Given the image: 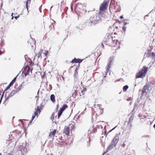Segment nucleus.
<instances>
[{"label":"nucleus","instance_id":"obj_1","mask_svg":"<svg viewBox=\"0 0 155 155\" xmlns=\"http://www.w3.org/2000/svg\"><path fill=\"white\" fill-rule=\"evenodd\" d=\"M106 44L110 46L116 47V49L119 48L120 43L116 39L115 37H113L111 35H109L106 38Z\"/></svg>","mask_w":155,"mask_h":155},{"label":"nucleus","instance_id":"obj_2","mask_svg":"<svg viewBox=\"0 0 155 155\" xmlns=\"http://www.w3.org/2000/svg\"><path fill=\"white\" fill-rule=\"evenodd\" d=\"M109 1L104 0L103 2L100 5L99 8V15L104 16L105 15V11L107 10V7L108 6Z\"/></svg>","mask_w":155,"mask_h":155},{"label":"nucleus","instance_id":"obj_3","mask_svg":"<svg viewBox=\"0 0 155 155\" xmlns=\"http://www.w3.org/2000/svg\"><path fill=\"white\" fill-rule=\"evenodd\" d=\"M148 71V68L144 66L136 74V78H143L145 76Z\"/></svg>","mask_w":155,"mask_h":155},{"label":"nucleus","instance_id":"obj_4","mask_svg":"<svg viewBox=\"0 0 155 155\" xmlns=\"http://www.w3.org/2000/svg\"><path fill=\"white\" fill-rule=\"evenodd\" d=\"M150 88V85L146 84L143 87L141 91V96L140 97L143 95H146L148 92Z\"/></svg>","mask_w":155,"mask_h":155},{"label":"nucleus","instance_id":"obj_5","mask_svg":"<svg viewBox=\"0 0 155 155\" xmlns=\"http://www.w3.org/2000/svg\"><path fill=\"white\" fill-rule=\"evenodd\" d=\"M41 107L38 106L35 112L34 113V115H33L32 117V120L35 118V116L38 117V115L39 114L41 111Z\"/></svg>","mask_w":155,"mask_h":155},{"label":"nucleus","instance_id":"obj_6","mask_svg":"<svg viewBox=\"0 0 155 155\" xmlns=\"http://www.w3.org/2000/svg\"><path fill=\"white\" fill-rule=\"evenodd\" d=\"M119 137L118 135H117L116 136H115L113 138L111 142V144L112 145L115 147L119 140Z\"/></svg>","mask_w":155,"mask_h":155},{"label":"nucleus","instance_id":"obj_7","mask_svg":"<svg viewBox=\"0 0 155 155\" xmlns=\"http://www.w3.org/2000/svg\"><path fill=\"white\" fill-rule=\"evenodd\" d=\"M112 60H111L109 61V63H108L106 66V73L107 72H109V71L110 68V66H111V64H112Z\"/></svg>","mask_w":155,"mask_h":155},{"label":"nucleus","instance_id":"obj_8","mask_svg":"<svg viewBox=\"0 0 155 155\" xmlns=\"http://www.w3.org/2000/svg\"><path fill=\"white\" fill-rule=\"evenodd\" d=\"M27 70V72H25L24 74L25 75V76H26L27 75H29V73L30 72L31 73H32V68H30L29 66H27L26 68V69Z\"/></svg>","mask_w":155,"mask_h":155},{"label":"nucleus","instance_id":"obj_9","mask_svg":"<svg viewBox=\"0 0 155 155\" xmlns=\"http://www.w3.org/2000/svg\"><path fill=\"white\" fill-rule=\"evenodd\" d=\"M64 133H65L66 135L69 136L70 134V128L69 127L65 126L64 130Z\"/></svg>","mask_w":155,"mask_h":155},{"label":"nucleus","instance_id":"obj_10","mask_svg":"<svg viewBox=\"0 0 155 155\" xmlns=\"http://www.w3.org/2000/svg\"><path fill=\"white\" fill-rule=\"evenodd\" d=\"M83 60H82L81 59H76L74 58V59H73L71 62V63H80L82 62Z\"/></svg>","mask_w":155,"mask_h":155},{"label":"nucleus","instance_id":"obj_11","mask_svg":"<svg viewBox=\"0 0 155 155\" xmlns=\"http://www.w3.org/2000/svg\"><path fill=\"white\" fill-rule=\"evenodd\" d=\"M152 55V52H151V50L150 49H148L146 52L145 53V54L144 56H146V57H151V56Z\"/></svg>","mask_w":155,"mask_h":155},{"label":"nucleus","instance_id":"obj_12","mask_svg":"<svg viewBox=\"0 0 155 155\" xmlns=\"http://www.w3.org/2000/svg\"><path fill=\"white\" fill-rule=\"evenodd\" d=\"M57 132V130L54 129L52 132H50L49 134V137L51 138H54Z\"/></svg>","mask_w":155,"mask_h":155},{"label":"nucleus","instance_id":"obj_13","mask_svg":"<svg viewBox=\"0 0 155 155\" xmlns=\"http://www.w3.org/2000/svg\"><path fill=\"white\" fill-rule=\"evenodd\" d=\"M31 0H27L26 1L24 2V3L25 4V6L27 9V10H28V4H30L31 3Z\"/></svg>","mask_w":155,"mask_h":155},{"label":"nucleus","instance_id":"obj_14","mask_svg":"<svg viewBox=\"0 0 155 155\" xmlns=\"http://www.w3.org/2000/svg\"><path fill=\"white\" fill-rule=\"evenodd\" d=\"M55 97L54 94H52L50 96V99L51 101L53 103H54L55 101Z\"/></svg>","mask_w":155,"mask_h":155},{"label":"nucleus","instance_id":"obj_15","mask_svg":"<svg viewBox=\"0 0 155 155\" xmlns=\"http://www.w3.org/2000/svg\"><path fill=\"white\" fill-rule=\"evenodd\" d=\"M17 93L16 91H15V90H13L11 92L10 94H9L8 96V97H10L14 95L15 94Z\"/></svg>","mask_w":155,"mask_h":155},{"label":"nucleus","instance_id":"obj_16","mask_svg":"<svg viewBox=\"0 0 155 155\" xmlns=\"http://www.w3.org/2000/svg\"><path fill=\"white\" fill-rule=\"evenodd\" d=\"M68 107V106L66 104H64L63 105L61 108H60V109L62 110L63 111H64L65 109L67 108Z\"/></svg>","mask_w":155,"mask_h":155},{"label":"nucleus","instance_id":"obj_17","mask_svg":"<svg viewBox=\"0 0 155 155\" xmlns=\"http://www.w3.org/2000/svg\"><path fill=\"white\" fill-rule=\"evenodd\" d=\"M16 77L14 79L12 80V81L10 82V83L9 84V86H11L15 82L16 79Z\"/></svg>","mask_w":155,"mask_h":155},{"label":"nucleus","instance_id":"obj_18","mask_svg":"<svg viewBox=\"0 0 155 155\" xmlns=\"http://www.w3.org/2000/svg\"><path fill=\"white\" fill-rule=\"evenodd\" d=\"M63 111L61 110L60 109L58 111V118H59L61 116Z\"/></svg>","mask_w":155,"mask_h":155},{"label":"nucleus","instance_id":"obj_19","mask_svg":"<svg viewBox=\"0 0 155 155\" xmlns=\"http://www.w3.org/2000/svg\"><path fill=\"white\" fill-rule=\"evenodd\" d=\"M22 88V85H21L18 86L16 89H15V91H16L17 93Z\"/></svg>","mask_w":155,"mask_h":155},{"label":"nucleus","instance_id":"obj_20","mask_svg":"<svg viewBox=\"0 0 155 155\" xmlns=\"http://www.w3.org/2000/svg\"><path fill=\"white\" fill-rule=\"evenodd\" d=\"M128 88V85H125L123 87V91L124 92L126 91Z\"/></svg>","mask_w":155,"mask_h":155},{"label":"nucleus","instance_id":"obj_21","mask_svg":"<svg viewBox=\"0 0 155 155\" xmlns=\"http://www.w3.org/2000/svg\"><path fill=\"white\" fill-rule=\"evenodd\" d=\"M68 127H69V128L70 127L71 130H72L74 128V126L73 124H70L69 125Z\"/></svg>","mask_w":155,"mask_h":155},{"label":"nucleus","instance_id":"obj_22","mask_svg":"<svg viewBox=\"0 0 155 155\" xmlns=\"http://www.w3.org/2000/svg\"><path fill=\"white\" fill-rule=\"evenodd\" d=\"M127 23H126L124 24V26L123 27L122 30L123 31L125 32L126 30V27L125 26V25H126Z\"/></svg>","mask_w":155,"mask_h":155},{"label":"nucleus","instance_id":"obj_23","mask_svg":"<svg viewBox=\"0 0 155 155\" xmlns=\"http://www.w3.org/2000/svg\"><path fill=\"white\" fill-rule=\"evenodd\" d=\"M78 91L75 90L74 92L73 93V95H74L75 96L78 95Z\"/></svg>","mask_w":155,"mask_h":155},{"label":"nucleus","instance_id":"obj_24","mask_svg":"<svg viewBox=\"0 0 155 155\" xmlns=\"http://www.w3.org/2000/svg\"><path fill=\"white\" fill-rule=\"evenodd\" d=\"M64 146L66 147H68V146H69L70 145V143H67L66 142L65 143H64Z\"/></svg>","mask_w":155,"mask_h":155},{"label":"nucleus","instance_id":"obj_25","mask_svg":"<svg viewBox=\"0 0 155 155\" xmlns=\"http://www.w3.org/2000/svg\"><path fill=\"white\" fill-rule=\"evenodd\" d=\"M151 57H152L153 58L155 57V53L152 52V55L151 56Z\"/></svg>","mask_w":155,"mask_h":155},{"label":"nucleus","instance_id":"obj_26","mask_svg":"<svg viewBox=\"0 0 155 155\" xmlns=\"http://www.w3.org/2000/svg\"><path fill=\"white\" fill-rule=\"evenodd\" d=\"M86 90L85 89H84L83 90H81V93H82V95H84V93L85 92V91H86Z\"/></svg>","mask_w":155,"mask_h":155},{"label":"nucleus","instance_id":"obj_27","mask_svg":"<svg viewBox=\"0 0 155 155\" xmlns=\"http://www.w3.org/2000/svg\"><path fill=\"white\" fill-rule=\"evenodd\" d=\"M79 5H80L81 6H82V5L81 4V3H78V4H77L76 5V8H79V7H78Z\"/></svg>","mask_w":155,"mask_h":155},{"label":"nucleus","instance_id":"obj_28","mask_svg":"<svg viewBox=\"0 0 155 155\" xmlns=\"http://www.w3.org/2000/svg\"><path fill=\"white\" fill-rule=\"evenodd\" d=\"M43 51V50H41L40 52L39 53V56H38V57H39L40 56H41V53Z\"/></svg>","mask_w":155,"mask_h":155},{"label":"nucleus","instance_id":"obj_29","mask_svg":"<svg viewBox=\"0 0 155 155\" xmlns=\"http://www.w3.org/2000/svg\"><path fill=\"white\" fill-rule=\"evenodd\" d=\"M100 45V47H101L103 48H104V46L103 44L102 43L101 45Z\"/></svg>","mask_w":155,"mask_h":155},{"label":"nucleus","instance_id":"obj_30","mask_svg":"<svg viewBox=\"0 0 155 155\" xmlns=\"http://www.w3.org/2000/svg\"><path fill=\"white\" fill-rule=\"evenodd\" d=\"M8 154L9 155H12L13 154V152L11 151L8 153Z\"/></svg>","mask_w":155,"mask_h":155},{"label":"nucleus","instance_id":"obj_31","mask_svg":"<svg viewBox=\"0 0 155 155\" xmlns=\"http://www.w3.org/2000/svg\"><path fill=\"white\" fill-rule=\"evenodd\" d=\"M50 26L51 28H54V25H53V24H51L50 25Z\"/></svg>","mask_w":155,"mask_h":155},{"label":"nucleus","instance_id":"obj_32","mask_svg":"<svg viewBox=\"0 0 155 155\" xmlns=\"http://www.w3.org/2000/svg\"><path fill=\"white\" fill-rule=\"evenodd\" d=\"M45 73H44L43 75L42 76V78H45Z\"/></svg>","mask_w":155,"mask_h":155},{"label":"nucleus","instance_id":"obj_33","mask_svg":"<svg viewBox=\"0 0 155 155\" xmlns=\"http://www.w3.org/2000/svg\"><path fill=\"white\" fill-rule=\"evenodd\" d=\"M9 85L6 87L5 91L7 90L10 87H9Z\"/></svg>","mask_w":155,"mask_h":155},{"label":"nucleus","instance_id":"obj_34","mask_svg":"<svg viewBox=\"0 0 155 155\" xmlns=\"http://www.w3.org/2000/svg\"><path fill=\"white\" fill-rule=\"evenodd\" d=\"M103 80L102 79L101 81V82L100 83H99V84H102L103 83Z\"/></svg>","mask_w":155,"mask_h":155},{"label":"nucleus","instance_id":"obj_35","mask_svg":"<svg viewBox=\"0 0 155 155\" xmlns=\"http://www.w3.org/2000/svg\"><path fill=\"white\" fill-rule=\"evenodd\" d=\"M3 53V52L2 51L1 49L0 50V55H2Z\"/></svg>","mask_w":155,"mask_h":155},{"label":"nucleus","instance_id":"obj_36","mask_svg":"<svg viewBox=\"0 0 155 155\" xmlns=\"http://www.w3.org/2000/svg\"><path fill=\"white\" fill-rule=\"evenodd\" d=\"M33 63H32V62H31L29 64V65L31 66L33 65Z\"/></svg>","mask_w":155,"mask_h":155},{"label":"nucleus","instance_id":"obj_37","mask_svg":"<svg viewBox=\"0 0 155 155\" xmlns=\"http://www.w3.org/2000/svg\"><path fill=\"white\" fill-rule=\"evenodd\" d=\"M149 137V136L148 135H144V136H143V137Z\"/></svg>","mask_w":155,"mask_h":155},{"label":"nucleus","instance_id":"obj_38","mask_svg":"<svg viewBox=\"0 0 155 155\" xmlns=\"http://www.w3.org/2000/svg\"><path fill=\"white\" fill-rule=\"evenodd\" d=\"M117 6L118 7V8H117V9H116V11H118L119 10V6L118 5H117Z\"/></svg>","mask_w":155,"mask_h":155},{"label":"nucleus","instance_id":"obj_39","mask_svg":"<svg viewBox=\"0 0 155 155\" xmlns=\"http://www.w3.org/2000/svg\"><path fill=\"white\" fill-rule=\"evenodd\" d=\"M19 15L18 16H16L15 17V18L16 19H17L19 17Z\"/></svg>","mask_w":155,"mask_h":155},{"label":"nucleus","instance_id":"obj_40","mask_svg":"<svg viewBox=\"0 0 155 155\" xmlns=\"http://www.w3.org/2000/svg\"><path fill=\"white\" fill-rule=\"evenodd\" d=\"M148 16V15H146L145 16H144V18H145L146 17H147Z\"/></svg>","mask_w":155,"mask_h":155},{"label":"nucleus","instance_id":"obj_41","mask_svg":"<svg viewBox=\"0 0 155 155\" xmlns=\"http://www.w3.org/2000/svg\"><path fill=\"white\" fill-rule=\"evenodd\" d=\"M123 18V16H121L120 17V18L122 19Z\"/></svg>","mask_w":155,"mask_h":155},{"label":"nucleus","instance_id":"obj_42","mask_svg":"<svg viewBox=\"0 0 155 155\" xmlns=\"http://www.w3.org/2000/svg\"><path fill=\"white\" fill-rule=\"evenodd\" d=\"M115 127L114 128H113V129H112V130H110V131H109V132H110L112 130H113L115 128Z\"/></svg>","mask_w":155,"mask_h":155},{"label":"nucleus","instance_id":"obj_43","mask_svg":"<svg viewBox=\"0 0 155 155\" xmlns=\"http://www.w3.org/2000/svg\"><path fill=\"white\" fill-rule=\"evenodd\" d=\"M54 114V113H52L51 116H53Z\"/></svg>","mask_w":155,"mask_h":155},{"label":"nucleus","instance_id":"obj_44","mask_svg":"<svg viewBox=\"0 0 155 155\" xmlns=\"http://www.w3.org/2000/svg\"><path fill=\"white\" fill-rule=\"evenodd\" d=\"M114 8H115V9H116V5L114 6Z\"/></svg>","mask_w":155,"mask_h":155},{"label":"nucleus","instance_id":"obj_45","mask_svg":"<svg viewBox=\"0 0 155 155\" xmlns=\"http://www.w3.org/2000/svg\"><path fill=\"white\" fill-rule=\"evenodd\" d=\"M153 127L155 129V124H154L153 126Z\"/></svg>","mask_w":155,"mask_h":155},{"label":"nucleus","instance_id":"obj_46","mask_svg":"<svg viewBox=\"0 0 155 155\" xmlns=\"http://www.w3.org/2000/svg\"><path fill=\"white\" fill-rule=\"evenodd\" d=\"M60 140H63V139H60Z\"/></svg>","mask_w":155,"mask_h":155},{"label":"nucleus","instance_id":"obj_47","mask_svg":"<svg viewBox=\"0 0 155 155\" xmlns=\"http://www.w3.org/2000/svg\"><path fill=\"white\" fill-rule=\"evenodd\" d=\"M78 19H79V17H78Z\"/></svg>","mask_w":155,"mask_h":155},{"label":"nucleus","instance_id":"obj_48","mask_svg":"<svg viewBox=\"0 0 155 155\" xmlns=\"http://www.w3.org/2000/svg\"><path fill=\"white\" fill-rule=\"evenodd\" d=\"M52 119H54V117H52Z\"/></svg>","mask_w":155,"mask_h":155},{"label":"nucleus","instance_id":"obj_49","mask_svg":"<svg viewBox=\"0 0 155 155\" xmlns=\"http://www.w3.org/2000/svg\"><path fill=\"white\" fill-rule=\"evenodd\" d=\"M80 96H81V94H80Z\"/></svg>","mask_w":155,"mask_h":155},{"label":"nucleus","instance_id":"obj_50","mask_svg":"<svg viewBox=\"0 0 155 155\" xmlns=\"http://www.w3.org/2000/svg\"><path fill=\"white\" fill-rule=\"evenodd\" d=\"M154 155H155V154H154Z\"/></svg>","mask_w":155,"mask_h":155}]
</instances>
